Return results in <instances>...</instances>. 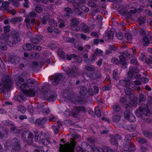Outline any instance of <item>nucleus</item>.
<instances>
[{
  "instance_id": "nucleus-2",
  "label": "nucleus",
  "mask_w": 152,
  "mask_h": 152,
  "mask_svg": "<svg viewBox=\"0 0 152 152\" xmlns=\"http://www.w3.org/2000/svg\"><path fill=\"white\" fill-rule=\"evenodd\" d=\"M12 84L13 82L11 76L7 74L3 75L1 83H0V87H2V88L4 89H9Z\"/></svg>"
},
{
  "instance_id": "nucleus-9",
  "label": "nucleus",
  "mask_w": 152,
  "mask_h": 152,
  "mask_svg": "<svg viewBox=\"0 0 152 152\" xmlns=\"http://www.w3.org/2000/svg\"><path fill=\"white\" fill-rule=\"evenodd\" d=\"M70 28L74 31H78L80 30V27L79 26L80 23L79 20L75 18H73L70 20Z\"/></svg>"
},
{
  "instance_id": "nucleus-29",
  "label": "nucleus",
  "mask_w": 152,
  "mask_h": 152,
  "mask_svg": "<svg viewBox=\"0 0 152 152\" xmlns=\"http://www.w3.org/2000/svg\"><path fill=\"white\" fill-rule=\"evenodd\" d=\"M49 16V15L47 13L41 19L42 23L44 24H45L47 23V21L50 18Z\"/></svg>"
},
{
  "instance_id": "nucleus-24",
  "label": "nucleus",
  "mask_w": 152,
  "mask_h": 152,
  "mask_svg": "<svg viewBox=\"0 0 152 152\" xmlns=\"http://www.w3.org/2000/svg\"><path fill=\"white\" fill-rule=\"evenodd\" d=\"M92 76L93 79L94 80H95L101 78L102 77V75L100 72L97 70L93 73Z\"/></svg>"
},
{
  "instance_id": "nucleus-44",
  "label": "nucleus",
  "mask_w": 152,
  "mask_h": 152,
  "mask_svg": "<svg viewBox=\"0 0 152 152\" xmlns=\"http://www.w3.org/2000/svg\"><path fill=\"white\" fill-rule=\"evenodd\" d=\"M34 147L36 148L35 149L34 148L33 150L34 151V152H40V151H42V146H38L37 145H35L34 146ZM28 152H29L28 151Z\"/></svg>"
},
{
  "instance_id": "nucleus-7",
  "label": "nucleus",
  "mask_w": 152,
  "mask_h": 152,
  "mask_svg": "<svg viewBox=\"0 0 152 152\" xmlns=\"http://www.w3.org/2000/svg\"><path fill=\"white\" fill-rule=\"evenodd\" d=\"M60 152H74L75 146L69 143H65L64 145L60 144Z\"/></svg>"
},
{
  "instance_id": "nucleus-46",
  "label": "nucleus",
  "mask_w": 152,
  "mask_h": 152,
  "mask_svg": "<svg viewBox=\"0 0 152 152\" xmlns=\"http://www.w3.org/2000/svg\"><path fill=\"white\" fill-rule=\"evenodd\" d=\"M113 108L114 111L116 112H118L121 109L120 106L118 104H115L113 105Z\"/></svg>"
},
{
  "instance_id": "nucleus-8",
  "label": "nucleus",
  "mask_w": 152,
  "mask_h": 152,
  "mask_svg": "<svg viewBox=\"0 0 152 152\" xmlns=\"http://www.w3.org/2000/svg\"><path fill=\"white\" fill-rule=\"evenodd\" d=\"M0 39L3 42H4L8 46L13 47L16 44L12 38L10 37L6 34H1L0 37Z\"/></svg>"
},
{
  "instance_id": "nucleus-32",
  "label": "nucleus",
  "mask_w": 152,
  "mask_h": 152,
  "mask_svg": "<svg viewBox=\"0 0 152 152\" xmlns=\"http://www.w3.org/2000/svg\"><path fill=\"white\" fill-rule=\"evenodd\" d=\"M51 91L50 90L45 91L44 93V96L45 99H48L50 97V93Z\"/></svg>"
},
{
  "instance_id": "nucleus-61",
  "label": "nucleus",
  "mask_w": 152,
  "mask_h": 152,
  "mask_svg": "<svg viewBox=\"0 0 152 152\" xmlns=\"http://www.w3.org/2000/svg\"><path fill=\"white\" fill-rule=\"evenodd\" d=\"M50 97L48 100L50 101H53L56 99V94L51 95Z\"/></svg>"
},
{
  "instance_id": "nucleus-18",
  "label": "nucleus",
  "mask_w": 152,
  "mask_h": 152,
  "mask_svg": "<svg viewBox=\"0 0 152 152\" xmlns=\"http://www.w3.org/2000/svg\"><path fill=\"white\" fill-rule=\"evenodd\" d=\"M70 100H71L72 103L75 104H77L81 103L83 101V98L80 96H70Z\"/></svg>"
},
{
  "instance_id": "nucleus-22",
  "label": "nucleus",
  "mask_w": 152,
  "mask_h": 152,
  "mask_svg": "<svg viewBox=\"0 0 152 152\" xmlns=\"http://www.w3.org/2000/svg\"><path fill=\"white\" fill-rule=\"evenodd\" d=\"M110 141L111 144L116 146H118V140L113 137V135L110 134Z\"/></svg>"
},
{
  "instance_id": "nucleus-26",
  "label": "nucleus",
  "mask_w": 152,
  "mask_h": 152,
  "mask_svg": "<svg viewBox=\"0 0 152 152\" xmlns=\"http://www.w3.org/2000/svg\"><path fill=\"white\" fill-rule=\"evenodd\" d=\"M85 69L90 72H93L95 69V66L92 65L87 64L85 66Z\"/></svg>"
},
{
  "instance_id": "nucleus-23",
  "label": "nucleus",
  "mask_w": 152,
  "mask_h": 152,
  "mask_svg": "<svg viewBox=\"0 0 152 152\" xmlns=\"http://www.w3.org/2000/svg\"><path fill=\"white\" fill-rule=\"evenodd\" d=\"M34 135L35 136V141L39 142L40 141L41 139L40 135H41L42 133V132H38L37 131H34Z\"/></svg>"
},
{
  "instance_id": "nucleus-38",
  "label": "nucleus",
  "mask_w": 152,
  "mask_h": 152,
  "mask_svg": "<svg viewBox=\"0 0 152 152\" xmlns=\"http://www.w3.org/2000/svg\"><path fill=\"white\" fill-rule=\"evenodd\" d=\"M31 57L36 59L39 58L40 55L39 53L34 51L31 53Z\"/></svg>"
},
{
  "instance_id": "nucleus-35",
  "label": "nucleus",
  "mask_w": 152,
  "mask_h": 152,
  "mask_svg": "<svg viewBox=\"0 0 152 152\" xmlns=\"http://www.w3.org/2000/svg\"><path fill=\"white\" fill-rule=\"evenodd\" d=\"M66 54H67L66 53L65 54L64 52L61 50H59L58 51V55L64 59H65Z\"/></svg>"
},
{
  "instance_id": "nucleus-54",
  "label": "nucleus",
  "mask_w": 152,
  "mask_h": 152,
  "mask_svg": "<svg viewBox=\"0 0 152 152\" xmlns=\"http://www.w3.org/2000/svg\"><path fill=\"white\" fill-rule=\"evenodd\" d=\"M75 40L74 38H71L69 37H67L65 38V41L67 42L71 43L74 42Z\"/></svg>"
},
{
  "instance_id": "nucleus-50",
  "label": "nucleus",
  "mask_w": 152,
  "mask_h": 152,
  "mask_svg": "<svg viewBox=\"0 0 152 152\" xmlns=\"http://www.w3.org/2000/svg\"><path fill=\"white\" fill-rule=\"evenodd\" d=\"M132 140V137L129 134L126 135V136L124 139L125 141L129 143L130 142H129L131 141Z\"/></svg>"
},
{
  "instance_id": "nucleus-14",
  "label": "nucleus",
  "mask_w": 152,
  "mask_h": 152,
  "mask_svg": "<svg viewBox=\"0 0 152 152\" xmlns=\"http://www.w3.org/2000/svg\"><path fill=\"white\" fill-rule=\"evenodd\" d=\"M135 11H132V10H130L129 11H125L124 9H122L119 11L120 14L124 16L130 18L133 13H135Z\"/></svg>"
},
{
  "instance_id": "nucleus-6",
  "label": "nucleus",
  "mask_w": 152,
  "mask_h": 152,
  "mask_svg": "<svg viewBox=\"0 0 152 152\" xmlns=\"http://www.w3.org/2000/svg\"><path fill=\"white\" fill-rule=\"evenodd\" d=\"M34 137V135L29 131H25L22 133V138L25 142L28 144L33 143Z\"/></svg>"
},
{
  "instance_id": "nucleus-34",
  "label": "nucleus",
  "mask_w": 152,
  "mask_h": 152,
  "mask_svg": "<svg viewBox=\"0 0 152 152\" xmlns=\"http://www.w3.org/2000/svg\"><path fill=\"white\" fill-rule=\"evenodd\" d=\"M3 122L5 126H14V123L12 121L8 120H5Z\"/></svg>"
},
{
  "instance_id": "nucleus-27",
  "label": "nucleus",
  "mask_w": 152,
  "mask_h": 152,
  "mask_svg": "<svg viewBox=\"0 0 152 152\" xmlns=\"http://www.w3.org/2000/svg\"><path fill=\"white\" fill-rule=\"evenodd\" d=\"M79 92L80 95L84 96L87 94L88 91L86 88L82 86L80 87L79 90Z\"/></svg>"
},
{
  "instance_id": "nucleus-3",
  "label": "nucleus",
  "mask_w": 152,
  "mask_h": 152,
  "mask_svg": "<svg viewBox=\"0 0 152 152\" xmlns=\"http://www.w3.org/2000/svg\"><path fill=\"white\" fill-rule=\"evenodd\" d=\"M135 113L137 117H140L142 115L148 116L150 115L147 104L142 105L138 109L135 111Z\"/></svg>"
},
{
  "instance_id": "nucleus-51",
  "label": "nucleus",
  "mask_w": 152,
  "mask_h": 152,
  "mask_svg": "<svg viewBox=\"0 0 152 152\" xmlns=\"http://www.w3.org/2000/svg\"><path fill=\"white\" fill-rule=\"evenodd\" d=\"M94 111L98 117H100L101 116V112L99 108L98 107H96Z\"/></svg>"
},
{
  "instance_id": "nucleus-39",
  "label": "nucleus",
  "mask_w": 152,
  "mask_h": 152,
  "mask_svg": "<svg viewBox=\"0 0 152 152\" xmlns=\"http://www.w3.org/2000/svg\"><path fill=\"white\" fill-rule=\"evenodd\" d=\"M0 130L1 131L4 136L7 137L8 136V131L4 127H0Z\"/></svg>"
},
{
  "instance_id": "nucleus-43",
  "label": "nucleus",
  "mask_w": 152,
  "mask_h": 152,
  "mask_svg": "<svg viewBox=\"0 0 152 152\" xmlns=\"http://www.w3.org/2000/svg\"><path fill=\"white\" fill-rule=\"evenodd\" d=\"M37 15V14L34 11H32L30 12L27 15V17L31 18H32L35 17Z\"/></svg>"
},
{
  "instance_id": "nucleus-49",
  "label": "nucleus",
  "mask_w": 152,
  "mask_h": 152,
  "mask_svg": "<svg viewBox=\"0 0 152 152\" xmlns=\"http://www.w3.org/2000/svg\"><path fill=\"white\" fill-rule=\"evenodd\" d=\"M143 134L146 137L151 138L152 137V133L148 131H144L143 132Z\"/></svg>"
},
{
  "instance_id": "nucleus-17",
  "label": "nucleus",
  "mask_w": 152,
  "mask_h": 152,
  "mask_svg": "<svg viewBox=\"0 0 152 152\" xmlns=\"http://www.w3.org/2000/svg\"><path fill=\"white\" fill-rule=\"evenodd\" d=\"M43 36L37 34L35 37L31 39V42L33 44H38L42 39Z\"/></svg>"
},
{
  "instance_id": "nucleus-30",
  "label": "nucleus",
  "mask_w": 152,
  "mask_h": 152,
  "mask_svg": "<svg viewBox=\"0 0 152 152\" xmlns=\"http://www.w3.org/2000/svg\"><path fill=\"white\" fill-rule=\"evenodd\" d=\"M23 49L25 50H30L32 49V46L29 44H24L22 47Z\"/></svg>"
},
{
  "instance_id": "nucleus-53",
  "label": "nucleus",
  "mask_w": 152,
  "mask_h": 152,
  "mask_svg": "<svg viewBox=\"0 0 152 152\" xmlns=\"http://www.w3.org/2000/svg\"><path fill=\"white\" fill-rule=\"evenodd\" d=\"M35 10L38 13H40L43 11V8L40 6H36L35 8Z\"/></svg>"
},
{
  "instance_id": "nucleus-36",
  "label": "nucleus",
  "mask_w": 152,
  "mask_h": 152,
  "mask_svg": "<svg viewBox=\"0 0 152 152\" xmlns=\"http://www.w3.org/2000/svg\"><path fill=\"white\" fill-rule=\"evenodd\" d=\"M129 69L130 71H131L134 73H138L139 72V69L136 67H133V66H130Z\"/></svg>"
},
{
  "instance_id": "nucleus-25",
  "label": "nucleus",
  "mask_w": 152,
  "mask_h": 152,
  "mask_svg": "<svg viewBox=\"0 0 152 152\" xmlns=\"http://www.w3.org/2000/svg\"><path fill=\"white\" fill-rule=\"evenodd\" d=\"M128 149L129 151L133 152L136 150V148L134 143L132 142H129L128 145Z\"/></svg>"
},
{
  "instance_id": "nucleus-40",
  "label": "nucleus",
  "mask_w": 152,
  "mask_h": 152,
  "mask_svg": "<svg viewBox=\"0 0 152 152\" xmlns=\"http://www.w3.org/2000/svg\"><path fill=\"white\" fill-rule=\"evenodd\" d=\"M146 96L145 94L141 93L139 95V99L140 101H144L146 99Z\"/></svg>"
},
{
  "instance_id": "nucleus-10",
  "label": "nucleus",
  "mask_w": 152,
  "mask_h": 152,
  "mask_svg": "<svg viewBox=\"0 0 152 152\" xmlns=\"http://www.w3.org/2000/svg\"><path fill=\"white\" fill-rule=\"evenodd\" d=\"M66 72L68 76L69 77H75L79 74L78 68L76 66L72 67L71 69L66 70Z\"/></svg>"
},
{
  "instance_id": "nucleus-5",
  "label": "nucleus",
  "mask_w": 152,
  "mask_h": 152,
  "mask_svg": "<svg viewBox=\"0 0 152 152\" xmlns=\"http://www.w3.org/2000/svg\"><path fill=\"white\" fill-rule=\"evenodd\" d=\"M65 78V75L62 74L58 73L53 76L50 80L53 85H56L62 83Z\"/></svg>"
},
{
  "instance_id": "nucleus-57",
  "label": "nucleus",
  "mask_w": 152,
  "mask_h": 152,
  "mask_svg": "<svg viewBox=\"0 0 152 152\" xmlns=\"http://www.w3.org/2000/svg\"><path fill=\"white\" fill-rule=\"evenodd\" d=\"M111 62L114 64H120L119 60L116 58H113L111 59Z\"/></svg>"
},
{
  "instance_id": "nucleus-59",
  "label": "nucleus",
  "mask_w": 152,
  "mask_h": 152,
  "mask_svg": "<svg viewBox=\"0 0 152 152\" xmlns=\"http://www.w3.org/2000/svg\"><path fill=\"white\" fill-rule=\"evenodd\" d=\"M140 29V34L142 36L145 35L146 33V31L145 30V28H141Z\"/></svg>"
},
{
  "instance_id": "nucleus-45",
  "label": "nucleus",
  "mask_w": 152,
  "mask_h": 152,
  "mask_svg": "<svg viewBox=\"0 0 152 152\" xmlns=\"http://www.w3.org/2000/svg\"><path fill=\"white\" fill-rule=\"evenodd\" d=\"M41 142L45 145H47L50 143L49 138L47 137L44 140H41Z\"/></svg>"
},
{
  "instance_id": "nucleus-4",
  "label": "nucleus",
  "mask_w": 152,
  "mask_h": 152,
  "mask_svg": "<svg viewBox=\"0 0 152 152\" xmlns=\"http://www.w3.org/2000/svg\"><path fill=\"white\" fill-rule=\"evenodd\" d=\"M10 144L12 146L11 152H19L21 149L20 140L16 138L12 139L10 142Z\"/></svg>"
},
{
  "instance_id": "nucleus-37",
  "label": "nucleus",
  "mask_w": 152,
  "mask_h": 152,
  "mask_svg": "<svg viewBox=\"0 0 152 152\" xmlns=\"http://www.w3.org/2000/svg\"><path fill=\"white\" fill-rule=\"evenodd\" d=\"M18 111H20L22 114H24L26 111V109L23 105H19L18 106Z\"/></svg>"
},
{
  "instance_id": "nucleus-20",
  "label": "nucleus",
  "mask_w": 152,
  "mask_h": 152,
  "mask_svg": "<svg viewBox=\"0 0 152 152\" xmlns=\"http://www.w3.org/2000/svg\"><path fill=\"white\" fill-rule=\"evenodd\" d=\"M64 16L66 18H69L71 17L70 14L73 12V11L70 7H66L64 8Z\"/></svg>"
},
{
  "instance_id": "nucleus-21",
  "label": "nucleus",
  "mask_w": 152,
  "mask_h": 152,
  "mask_svg": "<svg viewBox=\"0 0 152 152\" xmlns=\"http://www.w3.org/2000/svg\"><path fill=\"white\" fill-rule=\"evenodd\" d=\"M119 58L120 64H121L123 68L124 69H126L127 67V64L126 62L125 57L123 55H121L119 56Z\"/></svg>"
},
{
  "instance_id": "nucleus-28",
  "label": "nucleus",
  "mask_w": 152,
  "mask_h": 152,
  "mask_svg": "<svg viewBox=\"0 0 152 152\" xmlns=\"http://www.w3.org/2000/svg\"><path fill=\"white\" fill-rule=\"evenodd\" d=\"M121 116L120 115H115L112 118L113 122L115 123L119 122L121 120Z\"/></svg>"
},
{
  "instance_id": "nucleus-47",
  "label": "nucleus",
  "mask_w": 152,
  "mask_h": 152,
  "mask_svg": "<svg viewBox=\"0 0 152 152\" xmlns=\"http://www.w3.org/2000/svg\"><path fill=\"white\" fill-rule=\"evenodd\" d=\"M139 25L141 26H143L145 24V19L143 17L140 18L138 19Z\"/></svg>"
},
{
  "instance_id": "nucleus-60",
  "label": "nucleus",
  "mask_w": 152,
  "mask_h": 152,
  "mask_svg": "<svg viewBox=\"0 0 152 152\" xmlns=\"http://www.w3.org/2000/svg\"><path fill=\"white\" fill-rule=\"evenodd\" d=\"M109 49L111 51H116L117 50V48L113 45H109Z\"/></svg>"
},
{
  "instance_id": "nucleus-15",
  "label": "nucleus",
  "mask_w": 152,
  "mask_h": 152,
  "mask_svg": "<svg viewBox=\"0 0 152 152\" xmlns=\"http://www.w3.org/2000/svg\"><path fill=\"white\" fill-rule=\"evenodd\" d=\"M47 120V118H40L36 120L35 123L39 127L43 128L44 127V124Z\"/></svg>"
},
{
  "instance_id": "nucleus-33",
  "label": "nucleus",
  "mask_w": 152,
  "mask_h": 152,
  "mask_svg": "<svg viewBox=\"0 0 152 152\" xmlns=\"http://www.w3.org/2000/svg\"><path fill=\"white\" fill-rule=\"evenodd\" d=\"M143 40V45L144 46H147L149 44L150 41L147 37L144 36Z\"/></svg>"
},
{
  "instance_id": "nucleus-62",
  "label": "nucleus",
  "mask_w": 152,
  "mask_h": 152,
  "mask_svg": "<svg viewBox=\"0 0 152 152\" xmlns=\"http://www.w3.org/2000/svg\"><path fill=\"white\" fill-rule=\"evenodd\" d=\"M124 37L128 40H131L132 39V35L129 34H125Z\"/></svg>"
},
{
  "instance_id": "nucleus-56",
  "label": "nucleus",
  "mask_w": 152,
  "mask_h": 152,
  "mask_svg": "<svg viewBox=\"0 0 152 152\" xmlns=\"http://www.w3.org/2000/svg\"><path fill=\"white\" fill-rule=\"evenodd\" d=\"M127 129L130 132H134L136 129V127L133 125H130L128 127Z\"/></svg>"
},
{
  "instance_id": "nucleus-55",
  "label": "nucleus",
  "mask_w": 152,
  "mask_h": 152,
  "mask_svg": "<svg viewBox=\"0 0 152 152\" xmlns=\"http://www.w3.org/2000/svg\"><path fill=\"white\" fill-rule=\"evenodd\" d=\"M116 37L118 39L120 40H122L124 38L123 34L121 33H117L116 35Z\"/></svg>"
},
{
  "instance_id": "nucleus-13",
  "label": "nucleus",
  "mask_w": 152,
  "mask_h": 152,
  "mask_svg": "<svg viewBox=\"0 0 152 152\" xmlns=\"http://www.w3.org/2000/svg\"><path fill=\"white\" fill-rule=\"evenodd\" d=\"M12 38L15 44L20 42L21 41V39L19 36V32L16 30H13L12 32Z\"/></svg>"
},
{
  "instance_id": "nucleus-16",
  "label": "nucleus",
  "mask_w": 152,
  "mask_h": 152,
  "mask_svg": "<svg viewBox=\"0 0 152 152\" xmlns=\"http://www.w3.org/2000/svg\"><path fill=\"white\" fill-rule=\"evenodd\" d=\"M20 58L14 55H11L8 57V60L12 64L17 65L19 63V59Z\"/></svg>"
},
{
  "instance_id": "nucleus-1",
  "label": "nucleus",
  "mask_w": 152,
  "mask_h": 152,
  "mask_svg": "<svg viewBox=\"0 0 152 152\" xmlns=\"http://www.w3.org/2000/svg\"><path fill=\"white\" fill-rule=\"evenodd\" d=\"M35 82L32 80L28 79L27 80V83L22 84L18 83L17 84L18 87L21 90V91L25 95L34 96L37 92L35 86H30L28 84H34Z\"/></svg>"
},
{
  "instance_id": "nucleus-63",
  "label": "nucleus",
  "mask_w": 152,
  "mask_h": 152,
  "mask_svg": "<svg viewBox=\"0 0 152 152\" xmlns=\"http://www.w3.org/2000/svg\"><path fill=\"white\" fill-rule=\"evenodd\" d=\"M56 119L53 115H51L49 117V120L50 122H55L56 121Z\"/></svg>"
},
{
  "instance_id": "nucleus-58",
  "label": "nucleus",
  "mask_w": 152,
  "mask_h": 152,
  "mask_svg": "<svg viewBox=\"0 0 152 152\" xmlns=\"http://www.w3.org/2000/svg\"><path fill=\"white\" fill-rule=\"evenodd\" d=\"M128 75L129 77L132 79H133L135 77V75L132 72L130 71V69L128 72Z\"/></svg>"
},
{
  "instance_id": "nucleus-48",
  "label": "nucleus",
  "mask_w": 152,
  "mask_h": 152,
  "mask_svg": "<svg viewBox=\"0 0 152 152\" xmlns=\"http://www.w3.org/2000/svg\"><path fill=\"white\" fill-rule=\"evenodd\" d=\"M49 24L53 27H56L57 26L56 22L53 19H50L49 21Z\"/></svg>"
},
{
  "instance_id": "nucleus-19",
  "label": "nucleus",
  "mask_w": 152,
  "mask_h": 152,
  "mask_svg": "<svg viewBox=\"0 0 152 152\" xmlns=\"http://www.w3.org/2000/svg\"><path fill=\"white\" fill-rule=\"evenodd\" d=\"M131 83L130 80L127 78L121 80L119 81L118 83L119 85L125 87H129Z\"/></svg>"
},
{
  "instance_id": "nucleus-64",
  "label": "nucleus",
  "mask_w": 152,
  "mask_h": 152,
  "mask_svg": "<svg viewBox=\"0 0 152 152\" xmlns=\"http://www.w3.org/2000/svg\"><path fill=\"white\" fill-rule=\"evenodd\" d=\"M145 62L148 64H152V59L148 58H147L145 59Z\"/></svg>"
},
{
  "instance_id": "nucleus-52",
  "label": "nucleus",
  "mask_w": 152,
  "mask_h": 152,
  "mask_svg": "<svg viewBox=\"0 0 152 152\" xmlns=\"http://www.w3.org/2000/svg\"><path fill=\"white\" fill-rule=\"evenodd\" d=\"M131 58L132 59L130 60L131 64L137 66L138 64V63L137 59L135 58H132V57Z\"/></svg>"
},
{
  "instance_id": "nucleus-41",
  "label": "nucleus",
  "mask_w": 152,
  "mask_h": 152,
  "mask_svg": "<svg viewBox=\"0 0 152 152\" xmlns=\"http://www.w3.org/2000/svg\"><path fill=\"white\" fill-rule=\"evenodd\" d=\"M1 42H0V48L2 50H5L7 49V47L6 45V44L4 43V42H3L2 40Z\"/></svg>"
},
{
  "instance_id": "nucleus-11",
  "label": "nucleus",
  "mask_w": 152,
  "mask_h": 152,
  "mask_svg": "<svg viewBox=\"0 0 152 152\" xmlns=\"http://www.w3.org/2000/svg\"><path fill=\"white\" fill-rule=\"evenodd\" d=\"M124 115L125 118L130 122H134L135 121V116H133L129 110L125 111Z\"/></svg>"
},
{
  "instance_id": "nucleus-12",
  "label": "nucleus",
  "mask_w": 152,
  "mask_h": 152,
  "mask_svg": "<svg viewBox=\"0 0 152 152\" xmlns=\"http://www.w3.org/2000/svg\"><path fill=\"white\" fill-rule=\"evenodd\" d=\"M125 95L128 96L130 99L132 100L134 98V91L129 88H126L124 89Z\"/></svg>"
},
{
  "instance_id": "nucleus-42",
  "label": "nucleus",
  "mask_w": 152,
  "mask_h": 152,
  "mask_svg": "<svg viewBox=\"0 0 152 152\" xmlns=\"http://www.w3.org/2000/svg\"><path fill=\"white\" fill-rule=\"evenodd\" d=\"M10 4V2L8 1H3V2L2 3L1 7L2 8H4L5 9H6L8 7Z\"/></svg>"
},
{
  "instance_id": "nucleus-31",
  "label": "nucleus",
  "mask_w": 152,
  "mask_h": 152,
  "mask_svg": "<svg viewBox=\"0 0 152 152\" xmlns=\"http://www.w3.org/2000/svg\"><path fill=\"white\" fill-rule=\"evenodd\" d=\"M82 30L84 33L88 32L89 31V27L85 23H82L81 24Z\"/></svg>"
}]
</instances>
